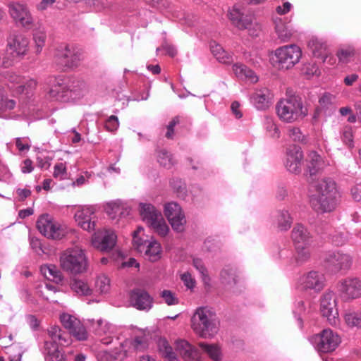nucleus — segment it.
Instances as JSON below:
<instances>
[{
  "instance_id": "f257e3e1",
  "label": "nucleus",
  "mask_w": 361,
  "mask_h": 361,
  "mask_svg": "<svg viewBox=\"0 0 361 361\" xmlns=\"http://www.w3.org/2000/svg\"><path fill=\"white\" fill-rule=\"evenodd\" d=\"M51 86L47 92L49 98L63 102L80 99L87 92L84 81L62 76L49 78Z\"/></svg>"
},
{
  "instance_id": "f03ea898",
  "label": "nucleus",
  "mask_w": 361,
  "mask_h": 361,
  "mask_svg": "<svg viewBox=\"0 0 361 361\" xmlns=\"http://www.w3.org/2000/svg\"><path fill=\"white\" fill-rule=\"evenodd\" d=\"M219 325L216 313L206 307L197 308L191 319L194 332L204 338L213 337L218 331Z\"/></svg>"
},
{
  "instance_id": "7ed1b4c3",
  "label": "nucleus",
  "mask_w": 361,
  "mask_h": 361,
  "mask_svg": "<svg viewBox=\"0 0 361 361\" xmlns=\"http://www.w3.org/2000/svg\"><path fill=\"white\" fill-rule=\"evenodd\" d=\"M60 266L70 274L77 275L85 272L87 269V258L85 251L78 246L66 250L60 256Z\"/></svg>"
},
{
  "instance_id": "20e7f679",
  "label": "nucleus",
  "mask_w": 361,
  "mask_h": 361,
  "mask_svg": "<svg viewBox=\"0 0 361 361\" xmlns=\"http://www.w3.org/2000/svg\"><path fill=\"white\" fill-rule=\"evenodd\" d=\"M276 110L279 118L286 123H293L307 115L301 99L295 96L281 99L276 104Z\"/></svg>"
},
{
  "instance_id": "39448f33",
  "label": "nucleus",
  "mask_w": 361,
  "mask_h": 361,
  "mask_svg": "<svg viewBox=\"0 0 361 361\" xmlns=\"http://www.w3.org/2000/svg\"><path fill=\"white\" fill-rule=\"evenodd\" d=\"M139 212L142 220L159 235L164 237L168 234L169 228L161 213L154 205L149 203H140Z\"/></svg>"
},
{
  "instance_id": "423d86ee",
  "label": "nucleus",
  "mask_w": 361,
  "mask_h": 361,
  "mask_svg": "<svg viewBox=\"0 0 361 361\" xmlns=\"http://www.w3.org/2000/svg\"><path fill=\"white\" fill-rule=\"evenodd\" d=\"M143 231L142 228H139L133 232V244L135 249L140 254H142L147 259L151 262H156L161 257V247L157 240L145 239L140 236Z\"/></svg>"
},
{
  "instance_id": "0eeeda50",
  "label": "nucleus",
  "mask_w": 361,
  "mask_h": 361,
  "mask_svg": "<svg viewBox=\"0 0 361 361\" xmlns=\"http://www.w3.org/2000/svg\"><path fill=\"white\" fill-rule=\"evenodd\" d=\"M275 63L279 69H289L298 63L302 56V50L296 44L285 45L275 50Z\"/></svg>"
},
{
  "instance_id": "6e6552de",
  "label": "nucleus",
  "mask_w": 361,
  "mask_h": 361,
  "mask_svg": "<svg viewBox=\"0 0 361 361\" xmlns=\"http://www.w3.org/2000/svg\"><path fill=\"white\" fill-rule=\"evenodd\" d=\"M37 228L43 235L54 240H60L67 233L66 227L47 214L39 216Z\"/></svg>"
},
{
  "instance_id": "1a4fd4ad",
  "label": "nucleus",
  "mask_w": 361,
  "mask_h": 361,
  "mask_svg": "<svg viewBox=\"0 0 361 361\" xmlns=\"http://www.w3.org/2000/svg\"><path fill=\"white\" fill-rule=\"evenodd\" d=\"M229 18L233 24L240 30H247L249 35L255 37L259 35L260 26L252 16L245 14L244 8L235 5L229 13Z\"/></svg>"
},
{
  "instance_id": "9d476101",
  "label": "nucleus",
  "mask_w": 361,
  "mask_h": 361,
  "mask_svg": "<svg viewBox=\"0 0 361 361\" xmlns=\"http://www.w3.org/2000/svg\"><path fill=\"white\" fill-rule=\"evenodd\" d=\"M57 62L68 68L78 66L82 59L80 50L74 45L61 44L55 52Z\"/></svg>"
},
{
  "instance_id": "9b49d317",
  "label": "nucleus",
  "mask_w": 361,
  "mask_h": 361,
  "mask_svg": "<svg viewBox=\"0 0 361 361\" xmlns=\"http://www.w3.org/2000/svg\"><path fill=\"white\" fill-rule=\"evenodd\" d=\"M320 311L323 317H326L331 326L339 324L338 311L335 294L331 290H326L320 300Z\"/></svg>"
},
{
  "instance_id": "f8f14e48",
  "label": "nucleus",
  "mask_w": 361,
  "mask_h": 361,
  "mask_svg": "<svg viewBox=\"0 0 361 361\" xmlns=\"http://www.w3.org/2000/svg\"><path fill=\"white\" fill-rule=\"evenodd\" d=\"M314 345L319 353H328L334 351L341 342L340 336L331 329H324L314 338Z\"/></svg>"
},
{
  "instance_id": "ddd939ff",
  "label": "nucleus",
  "mask_w": 361,
  "mask_h": 361,
  "mask_svg": "<svg viewBox=\"0 0 361 361\" xmlns=\"http://www.w3.org/2000/svg\"><path fill=\"white\" fill-rule=\"evenodd\" d=\"M324 262L326 268L331 273L345 272L353 264V257L348 253L330 252L326 255Z\"/></svg>"
},
{
  "instance_id": "4468645a",
  "label": "nucleus",
  "mask_w": 361,
  "mask_h": 361,
  "mask_svg": "<svg viewBox=\"0 0 361 361\" xmlns=\"http://www.w3.org/2000/svg\"><path fill=\"white\" fill-rule=\"evenodd\" d=\"M326 278L319 271H310L302 275L298 280L297 288L302 290H313L319 293L325 286Z\"/></svg>"
},
{
  "instance_id": "2eb2a0df",
  "label": "nucleus",
  "mask_w": 361,
  "mask_h": 361,
  "mask_svg": "<svg viewBox=\"0 0 361 361\" xmlns=\"http://www.w3.org/2000/svg\"><path fill=\"white\" fill-rule=\"evenodd\" d=\"M6 79L8 87L16 95L28 94L32 92L37 86L36 80L30 78L25 80L20 75L13 72L7 73Z\"/></svg>"
},
{
  "instance_id": "dca6fc26",
  "label": "nucleus",
  "mask_w": 361,
  "mask_h": 361,
  "mask_svg": "<svg viewBox=\"0 0 361 361\" xmlns=\"http://www.w3.org/2000/svg\"><path fill=\"white\" fill-rule=\"evenodd\" d=\"M164 214L173 230L177 232L184 231L186 219L179 204L174 202L166 204L164 206Z\"/></svg>"
},
{
  "instance_id": "f3484780",
  "label": "nucleus",
  "mask_w": 361,
  "mask_h": 361,
  "mask_svg": "<svg viewBox=\"0 0 361 361\" xmlns=\"http://www.w3.org/2000/svg\"><path fill=\"white\" fill-rule=\"evenodd\" d=\"M117 236L114 231H99L92 238V245L96 249L102 252H109L115 246Z\"/></svg>"
},
{
  "instance_id": "a211bd4d",
  "label": "nucleus",
  "mask_w": 361,
  "mask_h": 361,
  "mask_svg": "<svg viewBox=\"0 0 361 361\" xmlns=\"http://www.w3.org/2000/svg\"><path fill=\"white\" fill-rule=\"evenodd\" d=\"M337 289L345 299H355L361 296V281L356 277H348L340 281Z\"/></svg>"
},
{
  "instance_id": "6ab92c4d",
  "label": "nucleus",
  "mask_w": 361,
  "mask_h": 361,
  "mask_svg": "<svg viewBox=\"0 0 361 361\" xmlns=\"http://www.w3.org/2000/svg\"><path fill=\"white\" fill-rule=\"evenodd\" d=\"M340 198V194H333L329 195H312L310 203L312 208L317 212L325 213L333 211Z\"/></svg>"
},
{
  "instance_id": "aec40b11",
  "label": "nucleus",
  "mask_w": 361,
  "mask_h": 361,
  "mask_svg": "<svg viewBox=\"0 0 361 361\" xmlns=\"http://www.w3.org/2000/svg\"><path fill=\"white\" fill-rule=\"evenodd\" d=\"M61 322L63 327L68 329L71 335L80 341L86 340L87 332L81 322L75 317L67 313L60 316Z\"/></svg>"
},
{
  "instance_id": "412c9836",
  "label": "nucleus",
  "mask_w": 361,
  "mask_h": 361,
  "mask_svg": "<svg viewBox=\"0 0 361 361\" xmlns=\"http://www.w3.org/2000/svg\"><path fill=\"white\" fill-rule=\"evenodd\" d=\"M9 13L15 22L25 28H30L33 23V18L24 4L12 3L9 5Z\"/></svg>"
},
{
  "instance_id": "4be33fe9",
  "label": "nucleus",
  "mask_w": 361,
  "mask_h": 361,
  "mask_svg": "<svg viewBox=\"0 0 361 361\" xmlns=\"http://www.w3.org/2000/svg\"><path fill=\"white\" fill-rule=\"evenodd\" d=\"M30 41L22 34L11 35L7 39L6 47L20 60L27 54Z\"/></svg>"
},
{
  "instance_id": "5701e85b",
  "label": "nucleus",
  "mask_w": 361,
  "mask_h": 361,
  "mask_svg": "<svg viewBox=\"0 0 361 361\" xmlns=\"http://www.w3.org/2000/svg\"><path fill=\"white\" fill-rule=\"evenodd\" d=\"M74 217L78 226L82 229L87 231L95 229L97 217L94 215V207H84L75 212Z\"/></svg>"
},
{
  "instance_id": "b1692460",
  "label": "nucleus",
  "mask_w": 361,
  "mask_h": 361,
  "mask_svg": "<svg viewBox=\"0 0 361 361\" xmlns=\"http://www.w3.org/2000/svg\"><path fill=\"white\" fill-rule=\"evenodd\" d=\"M130 305L140 310H149L153 304V298L145 290L135 289L131 291L129 299Z\"/></svg>"
},
{
  "instance_id": "393cba45",
  "label": "nucleus",
  "mask_w": 361,
  "mask_h": 361,
  "mask_svg": "<svg viewBox=\"0 0 361 361\" xmlns=\"http://www.w3.org/2000/svg\"><path fill=\"white\" fill-rule=\"evenodd\" d=\"M175 348L176 351L184 361H201L202 358L199 350L186 340H176Z\"/></svg>"
},
{
  "instance_id": "a878e982",
  "label": "nucleus",
  "mask_w": 361,
  "mask_h": 361,
  "mask_svg": "<svg viewBox=\"0 0 361 361\" xmlns=\"http://www.w3.org/2000/svg\"><path fill=\"white\" fill-rule=\"evenodd\" d=\"M302 159L303 153L301 148L294 145L287 150L286 168L290 173H300L301 172Z\"/></svg>"
},
{
  "instance_id": "bb28decb",
  "label": "nucleus",
  "mask_w": 361,
  "mask_h": 361,
  "mask_svg": "<svg viewBox=\"0 0 361 361\" xmlns=\"http://www.w3.org/2000/svg\"><path fill=\"white\" fill-rule=\"evenodd\" d=\"M91 327L96 335L98 336H104L101 338V342L105 345L112 343L113 338L111 336L114 332V326L108 322L102 319L94 321L92 320Z\"/></svg>"
},
{
  "instance_id": "cd10ccee",
  "label": "nucleus",
  "mask_w": 361,
  "mask_h": 361,
  "mask_svg": "<svg viewBox=\"0 0 361 361\" xmlns=\"http://www.w3.org/2000/svg\"><path fill=\"white\" fill-rule=\"evenodd\" d=\"M271 99L272 95L267 87L256 89L250 97V102L258 110L267 109L271 104Z\"/></svg>"
},
{
  "instance_id": "c85d7f7f",
  "label": "nucleus",
  "mask_w": 361,
  "mask_h": 361,
  "mask_svg": "<svg viewBox=\"0 0 361 361\" xmlns=\"http://www.w3.org/2000/svg\"><path fill=\"white\" fill-rule=\"evenodd\" d=\"M291 238L295 247L302 248L304 246H310L312 243V237L302 224H296L292 230Z\"/></svg>"
},
{
  "instance_id": "c756f323",
  "label": "nucleus",
  "mask_w": 361,
  "mask_h": 361,
  "mask_svg": "<svg viewBox=\"0 0 361 361\" xmlns=\"http://www.w3.org/2000/svg\"><path fill=\"white\" fill-rule=\"evenodd\" d=\"M274 31L281 42H288L294 34L292 25L286 18H276L274 19Z\"/></svg>"
},
{
  "instance_id": "7c9ffc66",
  "label": "nucleus",
  "mask_w": 361,
  "mask_h": 361,
  "mask_svg": "<svg viewBox=\"0 0 361 361\" xmlns=\"http://www.w3.org/2000/svg\"><path fill=\"white\" fill-rule=\"evenodd\" d=\"M305 161L306 176L310 175V176H313L318 173L324 167V162L322 158L315 152H310Z\"/></svg>"
},
{
  "instance_id": "2f4dec72",
  "label": "nucleus",
  "mask_w": 361,
  "mask_h": 361,
  "mask_svg": "<svg viewBox=\"0 0 361 361\" xmlns=\"http://www.w3.org/2000/svg\"><path fill=\"white\" fill-rule=\"evenodd\" d=\"M130 343L128 340H125L120 343L119 347L114 348L111 353H104L106 361L123 360L131 353Z\"/></svg>"
},
{
  "instance_id": "473e14b6",
  "label": "nucleus",
  "mask_w": 361,
  "mask_h": 361,
  "mask_svg": "<svg viewBox=\"0 0 361 361\" xmlns=\"http://www.w3.org/2000/svg\"><path fill=\"white\" fill-rule=\"evenodd\" d=\"M105 210L111 219L125 217L130 213L129 207L120 200L107 203Z\"/></svg>"
},
{
  "instance_id": "72a5a7b5",
  "label": "nucleus",
  "mask_w": 361,
  "mask_h": 361,
  "mask_svg": "<svg viewBox=\"0 0 361 361\" xmlns=\"http://www.w3.org/2000/svg\"><path fill=\"white\" fill-rule=\"evenodd\" d=\"M292 223L293 219L287 210H279L273 216V224L280 231H288Z\"/></svg>"
},
{
  "instance_id": "f704fd0d",
  "label": "nucleus",
  "mask_w": 361,
  "mask_h": 361,
  "mask_svg": "<svg viewBox=\"0 0 361 361\" xmlns=\"http://www.w3.org/2000/svg\"><path fill=\"white\" fill-rule=\"evenodd\" d=\"M43 353L47 361H67L63 353L59 350V346L48 341H44Z\"/></svg>"
},
{
  "instance_id": "c9c22d12",
  "label": "nucleus",
  "mask_w": 361,
  "mask_h": 361,
  "mask_svg": "<svg viewBox=\"0 0 361 361\" xmlns=\"http://www.w3.org/2000/svg\"><path fill=\"white\" fill-rule=\"evenodd\" d=\"M233 71L237 78L242 80L255 83L258 81V77L255 72L242 63H235L233 66Z\"/></svg>"
},
{
  "instance_id": "e433bc0d",
  "label": "nucleus",
  "mask_w": 361,
  "mask_h": 361,
  "mask_svg": "<svg viewBox=\"0 0 361 361\" xmlns=\"http://www.w3.org/2000/svg\"><path fill=\"white\" fill-rule=\"evenodd\" d=\"M316 194L314 195H333L339 193L336 183L331 178H322L315 185Z\"/></svg>"
},
{
  "instance_id": "4c0bfd02",
  "label": "nucleus",
  "mask_w": 361,
  "mask_h": 361,
  "mask_svg": "<svg viewBox=\"0 0 361 361\" xmlns=\"http://www.w3.org/2000/svg\"><path fill=\"white\" fill-rule=\"evenodd\" d=\"M157 348L159 355L166 360L178 361L176 353L166 338H160L158 340Z\"/></svg>"
},
{
  "instance_id": "58836bf2",
  "label": "nucleus",
  "mask_w": 361,
  "mask_h": 361,
  "mask_svg": "<svg viewBox=\"0 0 361 361\" xmlns=\"http://www.w3.org/2000/svg\"><path fill=\"white\" fill-rule=\"evenodd\" d=\"M70 286L72 291L80 296H89L93 293V289L91 288L88 283L83 279H72L71 281Z\"/></svg>"
},
{
  "instance_id": "ea45409f",
  "label": "nucleus",
  "mask_w": 361,
  "mask_h": 361,
  "mask_svg": "<svg viewBox=\"0 0 361 361\" xmlns=\"http://www.w3.org/2000/svg\"><path fill=\"white\" fill-rule=\"evenodd\" d=\"M130 343V352L142 351L148 346V336L143 331L135 333L133 339H128Z\"/></svg>"
},
{
  "instance_id": "a19ab883",
  "label": "nucleus",
  "mask_w": 361,
  "mask_h": 361,
  "mask_svg": "<svg viewBox=\"0 0 361 361\" xmlns=\"http://www.w3.org/2000/svg\"><path fill=\"white\" fill-rule=\"evenodd\" d=\"M310 49L315 57L321 58L325 61L328 55L327 45L322 39L312 38L308 43Z\"/></svg>"
},
{
  "instance_id": "79ce46f5",
  "label": "nucleus",
  "mask_w": 361,
  "mask_h": 361,
  "mask_svg": "<svg viewBox=\"0 0 361 361\" xmlns=\"http://www.w3.org/2000/svg\"><path fill=\"white\" fill-rule=\"evenodd\" d=\"M210 49L213 55L221 63H229L233 61V56L227 52L221 45L212 42L210 44Z\"/></svg>"
},
{
  "instance_id": "37998d69",
  "label": "nucleus",
  "mask_w": 361,
  "mask_h": 361,
  "mask_svg": "<svg viewBox=\"0 0 361 361\" xmlns=\"http://www.w3.org/2000/svg\"><path fill=\"white\" fill-rule=\"evenodd\" d=\"M20 60L11 50H8L7 47L0 50V68H8L13 66Z\"/></svg>"
},
{
  "instance_id": "c03bdc74",
  "label": "nucleus",
  "mask_w": 361,
  "mask_h": 361,
  "mask_svg": "<svg viewBox=\"0 0 361 361\" xmlns=\"http://www.w3.org/2000/svg\"><path fill=\"white\" fill-rule=\"evenodd\" d=\"M198 345L213 361L221 360V350L218 345L200 342Z\"/></svg>"
},
{
  "instance_id": "a18cd8bd",
  "label": "nucleus",
  "mask_w": 361,
  "mask_h": 361,
  "mask_svg": "<svg viewBox=\"0 0 361 361\" xmlns=\"http://www.w3.org/2000/svg\"><path fill=\"white\" fill-rule=\"evenodd\" d=\"M64 334H65L62 331L59 326H51L48 329L49 339H47L46 341H48L50 343H53L56 345L59 344L61 345L68 344L66 339L64 338Z\"/></svg>"
},
{
  "instance_id": "49530a36",
  "label": "nucleus",
  "mask_w": 361,
  "mask_h": 361,
  "mask_svg": "<svg viewBox=\"0 0 361 361\" xmlns=\"http://www.w3.org/2000/svg\"><path fill=\"white\" fill-rule=\"evenodd\" d=\"M111 288V282L109 278L105 274H99L97 276L94 281V291L99 294H106L109 293Z\"/></svg>"
},
{
  "instance_id": "de8ad7c7",
  "label": "nucleus",
  "mask_w": 361,
  "mask_h": 361,
  "mask_svg": "<svg viewBox=\"0 0 361 361\" xmlns=\"http://www.w3.org/2000/svg\"><path fill=\"white\" fill-rule=\"evenodd\" d=\"M33 41L35 43V53H41L45 45L47 39V32L44 27H39L33 30Z\"/></svg>"
},
{
  "instance_id": "09e8293b",
  "label": "nucleus",
  "mask_w": 361,
  "mask_h": 361,
  "mask_svg": "<svg viewBox=\"0 0 361 361\" xmlns=\"http://www.w3.org/2000/svg\"><path fill=\"white\" fill-rule=\"evenodd\" d=\"M41 271L47 279L53 281L56 283L61 282L63 279L61 271L55 265L46 264L42 266Z\"/></svg>"
},
{
  "instance_id": "8fccbe9b",
  "label": "nucleus",
  "mask_w": 361,
  "mask_h": 361,
  "mask_svg": "<svg viewBox=\"0 0 361 361\" xmlns=\"http://www.w3.org/2000/svg\"><path fill=\"white\" fill-rule=\"evenodd\" d=\"M157 158L159 164L166 169H171L175 164L172 155L165 149L159 150Z\"/></svg>"
},
{
  "instance_id": "3c124183",
  "label": "nucleus",
  "mask_w": 361,
  "mask_h": 361,
  "mask_svg": "<svg viewBox=\"0 0 361 361\" xmlns=\"http://www.w3.org/2000/svg\"><path fill=\"white\" fill-rule=\"evenodd\" d=\"M346 324L350 327H361V312L349 311L344 315Z\"/></svg>"
},
{
  "instance_id": "603ef678",
  "label": "nucleus",
  "mask_w": 361,
  "mask_h": 361,
  "mask_svg": "<svg viewBox=\"0 0 361 361\" xmlns=\"http://www.w3.org/2000/svg\"><path fill=\"white\" fill-rule=\"evenodd\" d=\"M221 279L224 284L228 286L235 285L238 282V276L233 269H224L221 272Z\"/></svg>"
},
{
  "instance_id": "864d4df0",
  "label": "nucleus",
  "mask_w": 361,
  "mask_h": 361,
  "mask_svg": "<svg viewBox=\"0 0 361 361\" xmlns=\"http://www.w3.org/2000/svg\"><path fill=\"white\" fill-rule=\"evenodd\" d=\"M16 104V101L6 97L4 90L0 88V114L8 110L13 109Z\"/></svg>"
},
{
  "instance_id": "5fc2aeb1",
  "label": "nucleus",
  "mask_w": 361,
  "mask_h": 361,
  "mask_svg": "<svg viewBox=\"0 0 361 361\" xmlns=\"http://www.w3.org/2000/svg\"><path fill=\"white\" fill-rule=\"evenodd\" d=\"M355 55V51L352 47L342 48L337 53L339 61L344 63L351 61Z\"/></svg>"
},
{
  "instance_id": "6e6d98bb",
  "label": "nucleus",
  "mask_w": 361,
  "mask_h": 361,
  "mask_svg": "<svg viewBox=\"0 0 361 361\" xmlns=\"http://www.w3.org/2000/svg\"><path fill=\"white\" fill-rule=\"evenodd\" d=\"M159 295L169 306L176 305L179 303V299L176 294L170 290H163L160 292Z\"/></svg>"
},
{
  "instance_id": "4d7b16f0",
  "label": "nucleus",
  "mask_w": 361,
  "mask_h": 361,
  "mask_svg": "<svg viewBox=\"0 0 361 361\" xmlns=\"http://www.w3.org/2000/svg\"><path fill=\"white\" fill-rule=\"evenodd\" d=\"M265 128L269 135L273 138H279L280 136L279 130L272 118H267L265 121Z\"/></svg>"
},
{
  "instance_id": "13d9d810",
  "label": "nucleus",
  "mask_w": 361,
  "mask_h": 361,
  "mask_svg": "<svg viewBox=\"0 0 361 361\" xmlns=\"http://www.w3.org/2000/svg\"><path fill=\"white\" fill-rule=\"evenodd\" d=\"M288 135L294 142H305V136L302 134L299 128L290 127L288 129Z\"/></svg>"
},
{
  "instance_id": "bf43d9fd",
  "label": "nucleus",
  "mask_w": 361,
  "mask_h": 361,
  "mask_svg": "<svg viewBox=\"0 0 361 361\" xmlns=\"http://www.w3.org/2000/svg\"><path fill=\"white\" fill-rule=\"evenodd\" d=\"M310 246H304L302 248L295 247L297 250L296 260L298 263H304L310 257Z\"/></svg>"
},
{
  "instance_id": "052dcab7",
  "label": "nucleus",
  "mask_w": 361,
  "mask_h": 361,
  "mask_svg": "<svg viewBox=\"0 0 361 361\" xmlns=\"http://www.w3.org/2000/svg\"><path fill=\"white\" fill-rule=\"evenodd\" d=\"M66 167L63 163H57L54 167V177L59 178L60 180L64 179L66 177Z\"/></svg>"
},
{
  "instance_id": "680f3d73",
  "label": "nucleus",
  "mask_w": 361,
  "mask_h": 361,
  "mask_svg": "<svg viewBox=\"0 0 361 361\" xmlns=\"http://www.w3.org/2000/svg\"><path fill=\"white\" fill-rule=\"evenodd\" d=\"M119 126L118 117L116 116H111L105 123V128L110 132L116 131Z\"/></svg>"
},
{
  "instance_id": "e2e57ef3",
  "label": "nucleus",
  "mask_w": 361,
  "mask_h": 361,
  "mask_svg": "<svg viewBox=\"0 0 361 361\" xmlns=\"http://www.w3.org/2000/svg\"><path fill=\"white\" fill-rule=\"evenodd\" d=\"M16 145L20 152L28 150L30 147V140L28 137H18L16 140Z\"/></svg>"
},
{
  "instance_id": "0e129e2a",
  "label": "nucleus",
  "mask_w": 361,
  "mask_h": 361,
  "mask_svg": "<svg viewBox=\"0 0 361 361\" xmlns=\"http://www.w3.org/2000/svg\"><path fill=\"white\" fill-rule=\"evenodd\" d=\"M179 123L178 117L173 118L166 126L165 137L168 139H173L174 135V127Z\"/></svg>"
},
{
  "instance_id": "69168bd1",
  "label": "nucleus",
  "mask_w": 361,
  "mask_h": 361,
  "mask_svg": "<svg viewBox=\"0 0 361 361\" xmlns=\"http://www.w3.org/2000/svg\"><path fill=\"white\" fill-rule=\"evenodd\" d=\"M180 279L188 288L192 289L195 286V281L189 272L181 274Z\"/></svg>"
},
{
  "instance_id": "338daca9",
  "label": "nucleus",
  "mask_w": 361,
  "mask_h": 361,
  "mask_svg": "<svg viewBox=\"0 0 361 361\" xmlns=\"http://www.w3.org/2000/svg\"><path fill=\"white\" fill-rule=\"evenodd\" d=\"M193 266L202 274L203 279L206 280V279L207 278V269H206L202 261L200 259H193Z\"/></svg>"
},
{
  "instance_id": "774afa93",
  "label": "nucleus",
  "mask_w": 361,
  "mask_h": 361,
  "mask_svg": "<svg viewBox=\"0 0 361 361\" xmlns=\"http://www.w3.org/2000/svg\"><path fill=\"white\" fill-rule=\"evenodd\" d=\"M343 141L349 146H351L353 142V132L351 128H345L343 130L342 135Z\"/></svg>"
}]
</instances>
